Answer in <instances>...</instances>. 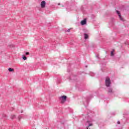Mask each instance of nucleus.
I'll return each mask as SVG.
<instances>
[{
	"label": "nucleus",
	"mask_w": 129,
	"mask_h": 129,
	"mask_svg": "<svg viewBox=\"0 0 129 129\" xmlns=\"http://www.w3.org/2000/svg\"><path fill=\"white\" fill-rule=\"evenodd\" d=\"M108 92L109 93H113V91L112 90V88H111V87L108 88Z\"/></svg>",
	"instance_id": "6"
},
{
	"label": "nucleus",
	"mask_w": 129,
	"mask_h": 129,
	"mask_svg": "<svg viewBox=\"0 0 129 129\" xmlns=\"http://www.w3.org/2000/svg\"><path fill=\"white\" fill-rule=\"evenodd\" d=\"M67 32H70V29H69L67 31Z\"/></svg>",
	"instance_id": "16"
},
{
	"label": "nucleus",
	"mask_w": 129,
	"mask_h": 129,
	"mask_svg": "<svg viewBox=\"0 0 129 129\" xmlns=\"http://www.w3.org/2000/svg\"><path fill=\"white\" fill-rule=\"evenodd\" d=\"M117 123L118 124H120V121H118L117 122Z\"/></svg>",
	"instance_id": "15"
},
{
	"label": "nucleus",
	"mask_w": 129,
	"mask_h": 129,
	"mask_svg": "<svg viewBox=\"0 0 129 129\" xmlns=\"http://www.w3.org/2000/svg\"><path fill=\"white\" fill-rule=\"evenodd\" d=\"M87 129H88V127H87Z\"/></svg>",
	"instance_id": "21"
},
{
	"label": "nucleus",
	"mask_w": 129,
	"mask_h": 129,
	"mask_svg": "<svg viewBox=\"0 0 129 129\" xmlns=\"http://www.w3.org/2000/svg\"><path fill=\"white\" fill-rule=\"evenodd\" d=\"M87 123H89V124L88 125V126L87 127L88 128L89 127V126H91L93 125L92 123H90V121L89 120L87 121Z\"/></svg>",
	"instance_id": "7"
},
{
	"label": "nucleus",
	"mask_w": 129,
	"mask_h": 129,
	"mask_svg": "<svg viewBox=\"0 0 129 129\" xmlns=\"http://www.w3.org/2000/svg\"><path fill=\"white\" fill-rule=\"evenodd\" d=\"M68 72H70V70H68Z\"/></svg>",
	"instance_id": "17"
},
{
	"label": "nucleus",
	"mask_w": 129,
	"mask_h": 129,
	"mask_svg": "<svg viewBox=\"0 0 129 129\" xmlns=\"http://www.w3.org/2000/svg\"><path fill=\"white\" fill-rule=\"evenodd\" d=\"M40 6L42 9H44V8H45V7H46V2L45 1H42L40 4Z\"/></svg>",
	"instance_id": "3"
},
{
	"label": "nucleus",
	"mask_w": 129,
	"mask_h": 129,
	"mask_svg": "<svg viewBox=\"0 0 129 129\" xmlns=\"http://www.w3.org/2000/svg\"><path fill=\"white\" fill-rule=\"evenodd\" d=\"M59 99L61 100V103H64L67 99V96L63 95L59 97Z\"/></svg>",
	"instance_id": "2"
},
{
	"label": "nucleus",
	"mask_w": 129,
	"mask_h": 129,
	"mask_svg": "<svg viewBox=\"0 0 129 129\" xmlns=\"http://www.w3.org/2000/svg\"><path fill=\"white\" fill-rule=\"evenodd\" d=\"M81 25L82 26H84V25H86V19H84L81 22Z\"/></svg>",
	"instance_id": "5"
},
{
	"label": "nucleus",
	"mask_w": 129,
	"mask_h": 129,
	"mask_svg": "<svg viewBox=\"0 0 129 129\" xmlns=\"http://www.w3.org/2000/svg\"><path fill=\"white\" fill-rule=\"evenodd\" d=\"M11 118L12 119H14V118H16V115H11Z\"/></svg>",
	"instance_id": "10"
},
{
	"label": "nucleus",
	"mask_w": 129,
	"mask_h": 129,
	"mask_svg": "<svg viewBox=\"0 0 129 129\" xmlns=\"http://www.w3.org/2000/svg\"><path fill=\"white\" fill-rule=\"evenodd\" d=\"M116 13L117 14L120 21H123V18L122 17H121V15L120 14V12H119V11H118L117 10L116 11Z\"/></svg>",
	"instance_id": "4"
},
{
	"label": "nucleus",
	"mask_w": 129,
	"mask_h": 129,
	"mask_svg": "<svg viewBox=\"0 0 129 129\" xmlns=\"http://www.w3.org/2000/svg\"><path fill=\"white\" fill-rule=\"evenodd\" d=\"M58 6H60V3H58Z\"/></svg>",
	"instance_id": "18"
},
{
	"label": "nucleus",
	"mask_w": 129,
	"mask_h": 129,
	"mask_svg": "<svg viewBox=\"0 0 129 129\" xmlns=\"http://www.w3.org/2000/svg\"><path fill=\"white\" fill-rule=\"evenodd\" d=\"M105 84L106 87H110L111 85V81H110V78L108 77H106L105 80Z\"/></svg>",
	"instance_id": "1"
},
{
	"label": "nucleus",
	"mask_w": 129,
	"mask_h": 129,
	"mask_svg": "<svg viewBox=\"0 0 129 129\" xmlns=\"http://www.w3.org/2000/svg\"><path fill=\"white\" fill-rule=\"evenodd\" d=\"M3 116H6V115H3Z\"/></svg>",
	"instance_id": "20"
},
{
	"label": "nucleus",
	"mask_w": 129,
	"mask_h": 129,
	"mask_svg": "<svg viewBox=\"0 0 129 129\" xmlns=\"http://www.w3.org/2000/svg\"><path fill=\"white\" fill-rule=\"evenodd\" d=\"M21 113H23V111H21Z\"/></svg>",
	"instance_id": "19"
},
{
	"label": "nucleus",
	"mask_w": 129,
	"mask_h": 129,
	"mask_svg": "<svg viewBox=\"0 0 129 129\" xmlns=\"http://www.w3.org/2000/svg\"><path fill=\"white\" fill-rule=\"evenodd\" d=\"M23 118V116H22L21 115H20L19 116H18V119H19V120H21V119Z\"/></svg>",
	"instance_id": "12"
},
{
	"label": "nucleus",
	"mask_w": 129,
	"mask_h": 129,
	"mask_svg": "<svg viewBox=\"0 0 129 129\" xmlns=\"http://www.w3.org/2000/svg\"><path fill=\"white\" fill-rule=\"evenodd\" d=\"M25 55H30V52H26L25 53Z\"/></svg>",
	"instance_id": "14"
},
{
	"label": "nucleus",
	"mask_w": 129,
	"mask_h": 129,
	"mask_svg": "<svg viewBox=\"0 0 129 129\" xmlns=\"http://www.w3.org/2000/svg\"><path fill=\"white\" fill-rule=\"evenodd\" d=\"M8 70L9 72H13L14 71V69H12L11 68H10L8 69Z\"/></svg>",
	"instance_id": "9"
},
{
	"label": "nucleus",
	"mask_w": 129,
	"mask_h": 129,
	"mask_svg": "<svg viewBox=\"0 0 129 129\" xmlns=\"http://www.w3.org/2000/svg\"><path fill=\"white\" fill-rule=\"evenodd\" d=\"M22 58L23 60H27V57L25 55H22Z\"/></svg>",
	"instance_id": "11"
},
{
	"label": "nucleus",
	"mask_w": 129,
	"mask_h": 129,
	"mask_svg": "<svg viewBox=\"0 0 129 129\" xmlns=\"http://www.w3.org/2000/svg\"><path fill=\"white\" fill-rule=\"evenodd\" d=\"M111 56H114V54L113 53V50L111 51Z\"/></svg>",
	"instance_id": "13"
},
{
	"label": "nucleus",
	"mask_w": 129,
	"mask_h": 129,
	"mask_svg": "<svg viewBox=\"0 0 129 129\" xmlns=\"http://www.w3.org/2000/svg\"><path fill=\"white\" fill-rule=\"evenodd\" d=\"M84 35L85 40H87V39H88V34L85 33Z\"/></svg>",
	"instance_id": "8"
}]
</instances>
